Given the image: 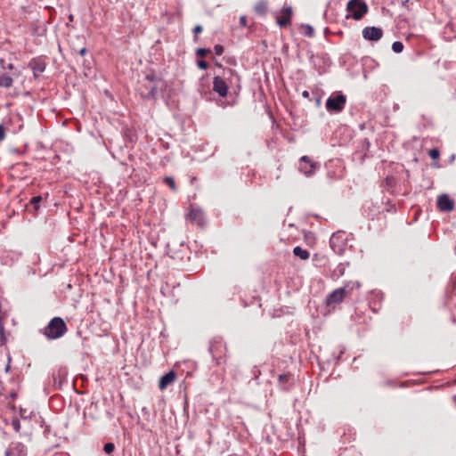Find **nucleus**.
<instances>
[{"mask_svg": "<svg viewBox=\"0 0 456 456\" xmlns=\"http://www.w3.org/2000/svg\"><path fill=\"white\" fill-rule=\"evenodd\" d=\"M162 84L154 74H148L141 82L139 92L142 98H153L157 94L159 86Z\"/></svg>", "mask_w": 456, "mask_h": 456, "instance_id": "obj_1", "label": "nucleus"}, {"mask_svg": "<svg viewBox=\"0 0 456 456\" xmlns=\"http://www.w3.org/2000/svg\"><path fill=\"white\" fill-rule=\"evenodd\" d=\"M360 283L358 281H349L345 287L336 289L326 298V304L329 306H335L341 303L345 297L351 292L354 288L358 289Z\"/></svg>", "mask_w": 456, "mask_h": 456, "instance_id": "obj_2", "label": "nucleus"}, {"mask_svg": "<svg viewBox=\"0 0 456 456\" xmlns=\"http://www.w3.org/2000/svg\"><path fill=\"white\" fill-rule=\"evenodd\" d=\"M67 331V326L64 321L60 317L53 318L48 325L44 329V334L51 339H56L62 337Z\"/></svg>", "mask_w": 456, "mask_h": 456, "instance_id": "obj_3", "label": "nucleus"}, {"mask_svg": "<svg viewBox=\"0 0 456 456\" xmlns=\"http://www.w3.org/2000/svg\"><path fill=\"white\" fill-rule=\"evenodd\" d=\"M346 11L355 20H361L368 12V5L362 0H350L346 5Z\"/></svg>", "mask_w": 456, "mask_h": 456, "instance_id": "obj_4", "label": "nucleus"}, {"mask_svg": "<svg viewBox=\"0 0 456 456\" xmlns=\"http://www.w3.org/2000/svg\"><path fill=\"white\" fill-rule=\"evenodd\" d=\"M330 245L336 254L342 255L346 248V233L344 232L333 233L330 239Z\"/></svg>", "mask_w": 456, "mask_h": 456, "instance_id": "obj_5", "label": "nucleus"}, {"mask_svg": "<svg viewBox=\"0 0 456 456\" xmlns=\"http://www.w3.org/2000/svg\"><path fill=\"white\" fill-rule=\"evenodd\" d=\"M320 168V164L314 161L308 156H303L299 159L298 169L305 176L310 177Z\"/></svg>", "mask_w": 456, "mask_h": 456, "instance_id": "obj_6", "label": "nucleus"}, {"mask_svg": "<svg viewBox=\"0 0 456 456\" xmlns=\"http://www.w3.org/2000/svg\"><path fill=\"white\" fill-rule=\"evenodd\" d=\"M346 96L342 94L331 95L326 101V109L329 111L340 112L346 105Z\"/></svg>", "mask_w": 456, "mask_h": 456, "instance_id": "obj_7", "label": "nucleus"}, {"mask_svg": "<svg viewBox=\"0 0 456 456\" xmlns=\"http://www.w3.org/2000/svg\"><path fill=\"white\" fill-rule=\"evenodd\" d=\"M383 36V30L378 27H366L362 29V37L368 41H379Z\"/></svg>", "mask_w": 456, "mask_h": 456, "instance_id": "obj_8", "label": "nucleus"}, {"mask_svg": "<svg viewBox=\"0 0 456 456\" xmlns=\"http://www.w3.org/2000/svg\"><path fill=\"white\" fill-rule=\"evenodd\" d=\"M292 16V8L290 6L283 7L280 13L276 15V22L280 27H286L290 24Z\"/></svg>", "mask_w": 456, "mask_h": 456, "instance_id": "obj_9", "label": "nucleus"}, {"mask_svg": "<svg viewBox=\"0 0 456 456\" xmlns=\"http://www.w3.org/2000/svg\"><path fill=\"white\" fill-rule=\"evenodd\" d=\"M436 203L442 212H450L454 208V201L445 193L438 196Z\"/></svg>", "mask_w": 456, "mask_h": 456, "instance_id": "obj_10", "label": "nucleus"}, {"mask_svg": "<svg viewBox=\"0 0 456 456\" xmlns=\"http://www.w3.org/2000/svg\"><path fill=\"white\" fill-rule=\"evenodd\" d=\"M213 90L221 97H225L228 93V86L225 81L220 77H215L213 80Z\"/></svg>", "mask_w": 456, "mask_h": 456, "instance_id": "obj_11", "label": "nucleus"}, {"mask_svg": "<svg viewBox=\"0 0 456 456\" xmlns=\"http://www.w3.org/2000/svg\"><path fill=\"white\" fill-rule=\"evenodd\" d=\"M26 448L20 443H12L5 451V456H26Z\"/></svg>", "mask_w": 456, "mask_h": 456, "instance_id": "obj_12", "label": "nucleus"}, {"mask_svg": "<svg viewBox=\"0 0 456 456\" xmlns=\"http://www.w3.org/2000/svg\"><path fill=\"white\" fill-rule=\"evenodd\" d=\"M176 379L175 371L170 370L169 372L163 375L159 382V387L160 390L166 389L170 384H172Z\"/></svg>", "mask_w": 456, "mask_h": 456, "instance_id": "obj_13", "label": "nucleus"}, {"mask_svg": "<svg viewBox=\"0 0 456 456\" xmlns=\"http://www.w3.org/2000/svg\"><path fill=\"white\" fill-rule=\"evenodd\" d=\"M188 219L200 224L203 220V213L200 208H192L188 214Z\"/></svg>", "mask_w": 456, "mask_h": 456, "instance_id": "obj_14", "label": "nucleus"}, {"mask_svg": "<svg viewBox=\"0 0 456 456\" xmlns=\"http://www.w3.org/2000/svg\"><path fill=\"white\" fill-rule=\"evenodd\" d=\"M293 253L296 256H298L302 260H306L310 256L309 252L299 246L294 248Z\"/></svg>", "mask_w": 456, "mask_h": 456, "instance_id": "obj_15", "label": "nucleus"}, {"mask_svg": "<svg viewBox=\"0 0 456 456\" xmlns=\"http://www.w3.org/2000/svg\"><path fill=\"white\" fill-rule=\"evenodd\" d=\"M12 78L5 74L0 75V86L4 88H9L12 86Z\"/></svg>", "mask_w": 456, "mask_h": 456, "instance_id": "obj_16", "label": "nucleus"}, {"mask_svg": "<svg viewBox=\"0 0 456 456\" xmlns=\"http://www.w3.org/2000/svg\"><path fill=\"white\" fill-rule=\"evenodd\" d=\"M301 33L308 37H313L314 36V29L309 24H302L300 27Z\"/></svg>", "mask_w": 456, "mask_h": 456, "instance_id": "obj_17", "label": "nucleus"}, {"mask_svg": "<svg viewBox=\"0 0 456 456\" xmlns=\"http://www.w3.org/2000/svg\"><path fill=\"white\" fill-rule=\"evenodd\" d=\"M267 10V4L265 1H259L255 5V11L258 14H265Z\"/></svg>", "mask_w": 456, "mask_h": 456, "instance_id": "obj_18", "label": "nucleus"}, {"mask_svg": "<svg viewBox=\"0 0 456 456\" xmlns=\"http://www.w3.org/2000/svg\"><path fill=\"white\" fill-rule=\"evenodd\" d=\"M392 50L396 53H400L403 52V45L402 42L400 41H395L393 43L392 45Z\"/></svg>", "mask_w": 456, "mask_h": 456, "instance_id": "obj_19", "label": "nucleus"}, {"mask_svg": "<svg viewBox=\"0 0 456 456\" xmlns=\"http://www.w3.org/2000/svg\"><path fill=\"white\" fill-rule=\"evenodd\" d=\"M115 449V445L112 443H107L104 444L103 451L107 454H110Z\"/></svg>", "mask_w": 456, "mask_h": 456, "instance_id": "obj_20", "label": "nucleus"}, {"mask_svg": "<svg viewBox=\"0 0 456 456\" xmlns=\"http://www.w3.org/2000/svg\"><path fill=\"white\" fill-rule=\"evenodd\" d=\"M41 200H42L41 196H35L31 199L30 203L33 204L35 207V209L37 210L39 208V203Z\"/></svg>", "mask_w": 456, "mask_h": 456, "instance_id": "obj_21", "label": "nucleus"}, {"mask_svg": "<svg viewBox=\"0 0 456 456\" xmlns=\"http://www.w3.org/2000/svg\"><path fill=\"white\" fill-rule=\"evenodd\" d=\"M0 67L3 69H13V64L12 63H5V61L4 59H0Z\"/></svg>", "mask_w": 456, "mask_h": 456, "instance_id": "obj_22", "label": "nucleus"}, {"mask_svg": "<svg viewBox=\"0 0 456 456\" xmlns=\"http://www.w3.org/2000/svg\"><path fill=\"white\" fill-rule=\"evenodd\" d=\"M165 182L169 185V187L173 191L176 190L175 181H174V179L172 177H165Z\"/></svg>", "mask_w": 456, "mask_h": 456, "instance_id": "obj_23", "label": "nucleus"}, {"mask_svg": "<svg viewBox=\"0 0 456 456\" xmlns=\"http://www.w3.org/2000/svg\"><path fill=\"white\" fill-rule=\"evenodd\" d=\"M439 155H440V152L437 149H432L430 150L429 151V157L432 159H436L439 158Z\"/></svg>", "mask_w": 456, "mask_h": 456, "instance_id": "obj_24", "label": "nucleus"}, {"mask_svg": "<svg viewBox=\"0 0 456 456\" xmlns=\"http://www.w3.org/2000/svg\"><path fill=\"white\" fill-rule=\"evenodd\" d=\"M345 267L343 265H339L337 269L334 271V274H337L338 277H340L344 274Z\"/></svg>", "mask_w": 456, "mask_h": 456, "instance_id": "obj_25", "label": "nucleus"}, {"mask_svg": "<svg viewBox=\"0 0 456 456\" xmlns=\"http://www.w3.org/2000/svg\"><path fill=\"white\" fill-rule=\"evenodd\" d=\"M214 51L216 55H221L224 53V47L221 45H216Z\"/></svg>", "mask_w": 456, "mask_h": 456, "instance_id": "obj_26", "label": "nucleus"}, {"mask_svg": "<svg viewBox=\"0 0 456 456\" xmlns=\"http://www.w3.org/2000/svg\"><path fill=\"white\" fill-rule=\"evenodd\" d=\"M12 427H13L15 431H17V432L20 431V423L19 419H12Z\"/></svg>", "mask_w": 456, "mask_h": 456, "instance_id": "obj_27", "label": "nucleus"}, {"mask_svg": "<svg viewBox=\"0 0 456 456\" xmlns=\"http://www.w3.org/2000/svg\"><path fill=\"white\" fill-rule=\"evenodd\" d=\"M208 52H209L208 49L200 48L197 50V54L199 56L204 57Z\"/></svg>", "mask_w": 456, "mask_h": 456, "instance_id": "obj_28", "label": "nucleus"}, {"mask_svg": "<svg viewBox=\"0 0 456 456\" xmlns=\"http://www.w3.org/2000/svg\"><path fill=\"white\" fill-rule=\"evenodd\" d=\"M198 67L200 69H207L208 65L207 61H198Z\"/></svg>", "mask_w": 456, "mask_h": 456, "instance_id": "obj_29", "label": "nucleus"}, {"mask_svg": "<svg viewBox=\"0 0 456 456\" xmlns=\"http://www.w3.org/2000/svg\"><path fill=\"white\" fill-rule=\"evenodd\" d=\"M5 137V131L2 125H0V142L3 141Z\"/></svg>", "mask_w": 456, "mask_h": 456, "instance_id": "obj_30", "label": "nucleus"}, {"mask_svg": "<svg viewBox=\"0 0 456 456\" xmlns=\"http://www.w3.org/2000/svg\"><path fill=\"white\" fill-rule=\"evenodd\" d=\"M240 23L241 26L246 27L247 26V18L245 16H241L240 18Z\"/></svg>", "mask_w": 456, "mask_h": 456, "instance_id": "obj_31", "label": "nucleus"}, {"mask_svg": "<svg viewBox=\"0 0 456 456\" xmlns=\"http://www.w3.org/2000/svg\"><path fill=\"white\" fill-rule=\"evenodd\" d=\"M45 70V67L43 65H37L34 68L35 72H43Z\"/></svg>", "mask_w": 456, "mask_h": 456, "instance_id": "obj_32", "label": "nucleus"}, {"mask_svg": "<svg viewBox=\"0 0 456 456\" xmlns=\"http://www.w3.org/2000/svg\"><path fill=\"white\" fill-rule=\"evenodd\" d=\"M195 34L200 33L202 31V27L200 25H197L193 29Z\"/></svg>", "mask_w": 456, "mask_h": 456, "instance_id": "obj_33", "label": "nucleus"}, {"mask_svg": "<svg viewBox=\"0 0 456 456\" xmlns=\"http://www.w3.org/2000/svg\"><path fill=\"white\" fill-rule=\"evenodd\" d=\"M209 351L212 354L213 357H216V353L214 351V346L213 345H210Z\"/></svg>", "mask_w": 456, "mask_h": 456, "instance_id": "obj_34", "label": "nucleus"}, {"mask_svg": "<svg viewBox=\"0 0 456 456\" xmlns=\"http://www.w3.org/2000/svg\"><path fill=\"white\" fill-rule=\"evenodd\" d=\"M303 97L307 98L309 96V93L307 91H304L302 93Z\"/></svg>", "mask_w": 456, "mask_h": 456, "instance_id": "obj_35", "label": "nucleus"}, {"mask_svg": "<svg viewBox=\"0 0 456 456\" xmlns=\"http://www.w3.org/2000/svg\"><path fill=\"white\" fill-rule=\"evenodd\" d=\"M86 48H82V49L79 51V53H80L81 55H84V54L86 53Z\"/></svg>", "mask_w": 456, "mask_h": 456, "instance_id": "obj_36", "label": "nucleus"}, {"mask_svg": "<svg viewBox=\"0 0 456 456\" xmlns=\"http://www.w3.org/2000/svg\"><path fill=\"white\" fill-rule=\"evenodd\" d=\"M279 379H280V380H284V379H287V376L286 375H280Z\"/></svg>", "mask_w": 456, "mask_h": 456, "instance_id": "obj_37", "label": "nucleus"}, {"mask_svg": "<svg viewBox=\"0 0 456 456\" xmlns=\"http://www.w3.org/2000/svg\"><path fill=\"white\" fill-rule=\"evenodd\" d=\"M69 20L70 21H72V20H73V15H69Z\"/></svg>", "mask_w": 456, "mask_h": 456, "instance_id": "obj_38", "label": "nucleus"}]
</instances>
